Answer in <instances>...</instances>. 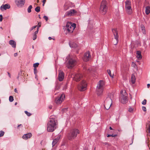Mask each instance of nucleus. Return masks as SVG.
Segmentation results:
<instances>
[{"label":"nucleus","mask_w":150,"mask_h":150,"mask_svg":"<svg viewBox=\"0 0 150 150\" xmlns=\"http://www.w3.org/2000/svg\"><path fill=\"white\" fill-rule=\"evenodd\" d=\"M15 3L18 7H21L24 5L25 0H15Z\"/></svg>","instance_id":"13"},{"label":"nucleus","mask_w":150,"mask_h":150,"mask_svg":"<svg viewBox=\"0 0 150 150\" xmlns=\"http://www.w3.org/2000/svg\"><path fill=\"white\" fill-rule=\"evenodd\" d=\"M142 109L144 111H146V108L144 106L142 107Z\"/></svg>","instance_id":"40"},{"label":"nucleus","mask_w":150,"mask_h":150,"mask_svg":"<svg viewBox=\"0 0 150 150\" xmlns=\"http://www.w3.org/2000/svg\"><path fill=\"white\" fill-rule=\"evenodd\" d=\"M109 129H110V130H112L113 129L111 127H109Z\"/></svg>","instance_id":"57"},{"label":"nucleus","mask_w":150,"mask_h":150,"mask_svg":"<svg viewBox=\"0 0 150 150\" xmlns=\"http://www.w3.org/2000/svg\"><path fill=\"white\" fill-rule=\"evenodd\" d=\"M128 94H121L120 96L119 100L123 104H126L128 101Z\"/></svg>","instance_id":"9"},{"label":"nucleus","mask_w":150,"mask_h":150,"mask_svg":"<svg viewBox=\"0 0 150 150\" xmlns=\"http://www.w3.org/2000/svg\"><path fill=\"white\" fill-rule=\"evenodd\" d=\"M125 3L126 12L128 14H131L132 13L131 1L130 0H126Z\"/></svg>","instance_id":"4"},{"label":"nucleus","mask_w":150,"mask_h":150,"mask_svg":"<svg viewBox=\"0 0 150 150\" xmlns=\"http://www.w3.org/2000/svg\"><path fill=\"white\" fill-rule=\"evenodd\" d=\"M104 144H105V145H107L108 144V143L107 142H105V143H103Z\"/></svg>","instance_id":"56"},{"label":"nucleus","mask_w":150,"mask_h":150,"mask_svg":"<svg viewBox=\"0 0 150 150\" xmlns=\"http://www.w3.org/2000/svg\"><path fill=\"white\" fill-rule=\"evenodd\" d=\"M32 8V5H30L29 6L27 9L28 12V13H30L31 12V9Z\"/></svg>","instance_id":"27"},{"label":"nucleus","mask_w":150,"mask_h":150,"mask_svg":"<svg viewBox=\"0 0 150 150\" xmlns=\"http://www.w3.org/2000/svg\"><path fill=\"white\" fill-rule=\"evenodd\" d=\"M126 93V91L125 90L123 91L122 90L120 91V94H123Z\"/></svg>","instance_id":"44"},{"label":"nucleus","mask_w":150,"mask_h":150,"mask_svg":"<svg viewBox=\"0 0 150 150\" xmlns=\"http://www.w3.org/2000/svg\"><path fill=\"white\" fill-rule=\"evenodd\" d=\"M10 6L8 4H6L5 5H2L0 7L1 10L3 11L4 10H6L7 9L10 8Z\"/></svg>","instance_id":"17"},{"label":"nucleus","mask_w":150,"mask_h":150,"mask_svg":"<svg viewBox=\"0 0 150 150\" xmlns=\"http://www.w3.org/2000/svg\"><path fill=\"white\" fill-rule=\"evenodd\" d=\"M145 1H146V0H145Z\"/></svg>","instance_id":"62"},{"label":"nucleus","mask_w":150,"mask_h":150,"mask_svg":"<svg viewBox=\"0 0 150 150\" xmlns=\"http://www.w3.org/2000/svg\"><path fill=\"white\" fill-rule=\"evenodd\" d=\"M49 108L50 109H51L52 108V105H50L49 106Z\"/></svg>","instance_id":"50"},{"label":"nucleus","mask_w":150,"mask_h":150,"mask_svg":"<svg viewBox=\"0 0 150 150\" xmlns=\"http://www.w3.org/2000/svg\"><path fill=\"white\" fill-rule=\"evenodd\" d=\"M131 81L132 84L134 83L135 82V77L134 75L132 74V75L131 78Z\"/></svg>","instance_id":"24"},{"label":"nucleus","mask_w":150,"mask_h":150,"mask_svg":"<svg viewBox=\"0 0 150 150\" xmlns=\"http://www.w3.org/2000/svg\"><path fill=\"white\" fill-rule=\"evenodd\" d=\"M136 54L137 55V57L138 59H140L142 58L141 52L139 51H137Z\"/></svg>","instance_id":"23"},{"label":"nucleus","mask_w":150,"mask_h":150,"mask_svg":"<svg viewBox=\"0 0 150 150\" xmlns=\"http://www.w3.org/2000/svg\"><path fill=\"white\" fill-rule=\"evenodd\" d=\"M132 66L134 68H135L137 66L136 64L134 62L132 63Z\"/></svg>","instance_id":"34"},{"label":"nucleus","mask_w":150,"mask_h":150,"mask_svg":"<svg viewBox=\"0 0 150 150\" xmlns=\"http://www.w3.org/2000/svg\"><path fill=\"white\" fill-rule=\"evenodd\" d=\"M35 11L37 12H39L40 11V6H37L35 8Z\"/></svg>","instance_id":"28"},{"label":"nucleus","mask_w":150,"mask_h":150,"mask_svg":"<svg viewBox=\"0 0 150 150\" xmlns=\"http://www.w3.org/2000/svg\"><path fill=\"white\" fill-rule=\"evenodd\" d=\"M17 102H16L15 103V105H17Z\"/></svg>","instance_id":"58"},{"label":"nucleus","mask_w":150,"mask_h":150,"mask_svg":"<svg viewBox=\"0 0 150 150\" xmlns=\"http://www.w3.org/2000/svg\"><path fill=\"white\" fill-rule=\"evenodd\" d=\"M91 56L89 52H86L84 54V57L83 58V60L85 62L88 61L91 58Z\"/></svg>","instance_id":"14"},{"label":"nucleus","mask_w":150,"mask_h":150,"mask_svg":"<svg viewBox=\"0 0 150 150\" xmlns=\"http://www.w3.org/2000/svg\"><path fill=\"white\" fill-rule=\"evenodd\" d=\"M18 55V54L17 53H14V55L15 57H16Z\"/></svg>","instance_id":"51"},{"label":"nucleus","mask_w":150,"mask_h":150,"mask_svg":"<svg viewBox=\"0 0 150 150\" xmlns=\"http://www.w3.org/2000/svg\"><path fill=\"white\" fill-rule=\"evenodd\" d=\"M1 28H2V27H1Z\"/></svg>","instance_id":"61"},{"label":"nucleus","mask_w":150,"mask_h":150,"mask_svg":"<svg viewBox=\"0 0 150 150\" xmlns=\"http://www.w3.org/2000/svg\"><path fill=\"white\" fill-rule=\"evenodd\" d=\"M8 76H9V77L10 78H11V74L8 72Z\"/></svg>","instance_id":"52"},{"label":"nucleus","mask_w":150,"mask_h":150,"mask_svg":"<svg viewBox=\"0 0 150 150\" xmlns=\"http://www.w3.org/2000/svg\"><path fill=\"white\" fill-rule=\"evenodd\" d=\"M39 64V63H36L33 64V67L34 68H36V67H38Z\"/></svg>","instance_id":"30"},{"label":"nucleus","mask_w":150,"mask_h":150,"mask_svg":"<svg viewBox=\"0 0 150 150\" xmlns=\"http://www.w3.org/2000/svg\"><path fill=\"white\" fill-rule=\"evenodd\" d=\"M37 27V25H35L33 26L31 28L30 30L31 31L32 30H33L34 29L36 28Z\"/></svg>","instance_id":"46"},{"label":"nucleus","mask_w":150,"mask_h":150,"mask_svg":"<svg viewBox=\"0 0 150 150\" xmlns=\"http://www.w3.org/2000/svg\"><path fill=\"white\" fill-rule=\"evenodd\" d=\"M82 77V75L80 74H77L75 75L73 79L76 81H80Z\"/></svg>","instance_id":"15"},{"label":"nucleus","mask_w":150,"mask_h":150,"mask_svg":"<svg viewBox=\"0 0 150 150\" xmlns=\"http://www.w3.org/2000/svg\"><path fill=\"white\" fill-rule=\"evenodd\" d=\"M76 24L74 23H68L66 25L67 30L69 32L72 33L76 27Z\"/></svg>","instance_id":"5"},{"label":"nucleus","mask_w":150,"mask_h":150,"mask_svg":"<svg viewBox=\"0 0 150 150\" xmlns=\"http://www.w3.org/2000/svg\"><path fill=\"white\" fill-rule=\"evenodd\" d=\"M133 110V109L131 107H130L128 109V111L130 112H132Z\"/></svg>","instance_id":"37"},{"label":"nucleus","mask_w":150,"mask_h":150,"mask_svg":"<svg viewBox=\"0 0 150 150\" xmlns=\"http://www.w3.org/2000/svg\"><path fill=\"white\" fill-rule=\"evenodd\" d=\"M117 136V135L116 134H115V135H113V134H108L107 135V137H116V136Z\"/></svg>","instance_id":"33"},{"label":"nucleus","mask_w":150,"mask_h":150,"mask_svg":"<svg viewBox=\"0 0 150 150\" xmlns=\"http://www.w3.org/2000/svg\"><path fill=\"white\" fill-rule=\"evenodd\" d=\"M65 98L64 94H61L60 96H58L55 100V102L57 104H61L64 100Z\"/></svg>","instance_id":"11"},{"label":"nucleus","mask_w":150,"mask_h":150,"mask_svg":"<svg viewBox=\"0 0 150 150\" xmlns=\"http://www.w3.org/2000/svg\"><path fill=\"white\" fill-rule=\"evenodd\" d=\"M76 64V61L73 59H71L69 60L67 63V66L68 68H71L74 66Z\"/></svg>","instance_id":"10"},{"label":"nucleus","mask_w":150,"mask_h":150,"mask_svg":"<svg viewBox=\"0 0 150 150\" xmlns=\"http://www.w3.org/2000/svg\"><path fill=\"white\" fill-rule=\"evenodd\" d=\"M77 11L74 9H71L66 12L64 16L65 17H69L73 16L76 14Z\"/></svg>","instance_id":"12"},{"label":"nucleus","mask_w":150,"mask_h":150,"mask_svg":"<svg viewBox=\"0 0 150 150\" xmlns=\"http://www.w3.org/2000/svg\"><path fill=\"white\" fill-rule=\"evenodd\" d=\"M48 39L50 40H52V38L51 37H49L48 38Z\"/></svg>","instance_id":"55"},{"label":"nucleus","mask_w":150,"mask_h":150,"mask_svg":"<svg viewBox=\"0 0 150 150\" xmlns=\"http://www.w3.org/2000/svg\"><path fill=\"white\" fill-rule=\"evenodd\" d=\"M69 45L70 47L75 48L77 47V44L74 42H70L69 43Z\"/></svg>","instance_id":"22"},{"label":"nucleus","mask_w":150,"mask_h":150,"mask_svg":"<svg viewBox=\"0 0 150 150\" xmlns=\"http://www.w3.org/2000/svg\"><path fill=\"white\" fill-rule=\"evenodd\" d=\"M22 126V125L21 124H20V125H18V127H17V128H19V127H20V126Z\"/></svg>","instance_id":"54"},{"label":"nucleus","mask_w":150,"mask_h":150,"mask_svg":"<svg viewBox=\"0 0 150 150\" xmlns=\"http://www.w3.org/2000/svg\"><path fill=\"white\" fill-rule=\"evenodd\" d=\"M107 2L106 0H103L100 4L99 11L100 13L103 15L105 14L108 10Z\"/></svg>","instance_id":"3"},{"label":"nucleus","mask_w":150,"mask_h":150,"mask_svg":"<svg viewBox=\"0 0 150 150\" xmlns=\"http://www.w3.org/2000/svg\"><path fill=\"white\" fill-rule=\"evenodd\" d=\"M14 91H15V92L16 93H18V91L17 90L16 88H15V89H14Z\"/></svg>","instance_id":"49"},{"label":"nucleus","mask_w":150,"mask_h":150,"mask_svg":"<svg viewBox=\"0 0 150 150\" xmlns=\"http://www.w3.org/2000/svg\"><path fill=\"white\" fill-rule=\"evenodd\" d=\"M41 22H38V25L37 26V28H39L41 26Z\"/></svg>","instance_id":"36"},{"label":"nucleus","mask_w":150,"mask_h":150,"mask_svg":"<svg viewBox=\"0 0 150 150\" xmlns=\"http://www.w3.org/2000/svg\"><path fill=\"white\" fill-rule=\"evenodd\" d=\"M50 120L47 123V130L49 132H52L56 128V125L57 122V118L54 116L50 117Z\"/></svg>","instance_id":"1"},{"label":"nucleus","mask_w":150,"mask_h":150,"mask_svg":"<svg viewBox=\"0 0 150 150\" xmlns=\"http://www.w3.org/2000/svg\"><path fill=\"white\" fill-rule=\"evenodd\" d=\"M104 85V81L102 80H100L98 83L96 89L97 91L99 93H102Z\"/></svg>","instance_id":"6"},{"label":"nucleus","mask_w":150,"mask_h":150,"mask_svg":"<svg viewBox=\"0 0 150 150\" xmlns=\"http://www.w3.org/2000/svg\"><path fill=\"white\" fill-rule=\"evenodd\" d=\"M64 78V74L63 71H60L58 75V79L60 81H63Z\"/></svg>","instance_id":"16"},{"label":"nucleus","mask_w":150,"mask_h":150,"mask_svg":"<svg viewBox=\"0 0 150 150\" xmlns=\"http://www.w3.org/2000/svg\"><path fill=\"white\" fill-rule=\"evenodd\" d=\"M146 99H144L142 102V104L143 105H145L146 104Z\"/></svg>","instance_id":"35"},{"label":"nucleus","mask_w":150,"mask_h":150,"mask_svg":"<svg viewBox=\"0 0 150 150\" xmlns=\"http://www.w3.org/2000/svg\"><path fill=\"white\" fill-rule=\"evenodd\" d=\"M39 1L38 0H37V3H38Z\"/></svg>","instance_id":"59"},{"label":"nucleus","mask_w":150,"mask_h":150,"mask_svg":"<svg viewBox=\"0 0 150 150\" xmlns=\"http://www.w3.org/2000/svg\"><path fill=\"white\" fill-rule=\"evenodd\" d=\"M13 100V97L12 96H10L9 97V101L12 102Z\"/></svg>","instance_id":"29"},{"label":"nucleus","mask_w":150,"mask_h":150,"mask_svg":"<svg viewBox=\"0 0 150 150\" xmlns=\"http://www.w3.org/2000/svg\"><path fill=\"white\" fill-rule=\"evenodd\" d=\"M4 134V132L2 131H0V137L3 136Z\"/></svg>","instance_id":"32"},{"label":"nucleus","mask_w":150,"mask_h":150,"mask_svg":"<svg viewBox=\"0 0 150 150\" xmlns=\"http://www.w3.org/2000/svg\"><path fill=\"white\" fill-rule=\"evenodd\" d=\"M20 76L21 77L22 76H21V75H20L19 74H18V76L17 77V79H18V80H20V79H19V77Z\"/></svg>","instance_id":"45"},{"label":"nucleus","mask_w":150,"mask_h":150,"mask_svg":"<svg viewBox=\"0 0 150 150\" xmlns=\"http://www.w3.org/2000/svg\"><path fill=\"white\" fill-rule=\"evenodd\" d=\"M112 32L113 34L114 38L116 40V41L113 42L114 45H116L118 43L119 35L118 34V32L116 28H114L112 29Z\"/></svg>","instance_id":"8"},{"label":"nucleus","mask_w":150,"mask_h":150,"mask_svg":"<svg viewBox=\"0 0 150 150\" xmlns=\"http://www.w3.org/2000/svg\"><path fill=\"white\" fill-rule=\"evenodd\" d=\"M25 112L28 116H30L31 115V114L30 113L28 112L27 111H25Z\"/></svg>","instance_id":"31"},{"label":"nucleus","mask_w":150,"mask_h":150,"mask_svg":"<svg viewBox=\"0 0 150 150\" xmlns=\"http://www.w3.org/2000/svg\"><path fill=\"white\" fill-rule=\"evenodd\" d=\"M39 18H40V15H39Z\"/></svg>","instance_id":"60"},{"label":"nucleus","mask_w":150,"mask_h":150,"mask_svg":"<svg viewBox=\"0 0 150 150\" xmlns=\"http://www.w3.org/2000/svg\"><path fill=\"white\" fill-rule=\"evenodd\" d=\"M37 38V35H35V34H34L33 36V40H35Z\"/></svg>","instance_id":"39"},{"label":"nucleus","mask_w":150,"mask_h":150,"mask_svg":"<svg viewBox=\"0 0 150 150\" xmlns=\"http://www.w3.org/2000/svg\"><path fill=\"white\" fill-rule=\"evenodd\" d=\"M60 137L59 136H58L56 138L54 139L52 142V147L54 146L57 143L59 140L60 139Z\"/></svg>","instance_id":"20"},{"label":"nucleus","mask_w":150,"mask_h":150,"mask_svg":"<svg viewBox=\"0 0 150 150\" xmlns=\"http://www.w3.org/2000/svg\"><path fill=\"white\" fill-rule=\"evenodd\" d=\"M87 83L85 80H83L78 86L79 90L81 91H83L87 88Z\"/></svg>","instance_id":"7"},{"label":"nucleus","mask_w":150,"mask_h":150,"mask_svg":"<svg viewBox=\"0 0 150 150\" xmlns=\"http://www.w3.org/2000/svg\"><path fill=\"white\" fill-rule=\"evenodd\" d=\"M9 43L13 47L15 48L16 47V42L13 40H10L9 42Z\"/></svg>","instance_id":"21"},{"label":"nucleus","mask_w":150,"mask_h":150,"mask_svg":"<svg viewBox=\"0 0 150 150\" xmlns=\"http://www.w3.org/2000/svg\"><path fill=\"white\" fill-rule=\"evenodd\" d=\"M150 12V7L147 6L146 8L145 13L146 14L148 15Z\"/></svg>","instance_id":"25"},{"label":"nucleus","mask_w":150,"mask_h":150,"mask_svg":"<svg viewBox=\"0 0 150 150\" xmlns=\"http://www.w3.org/2000/svg\"><path fill=\"white\" fill-rule=\"evenodd\" d=\"M46 1V0H43V1H42V3H43L42 6H44V5Z\"/></svg>","instance_id":"48"},{"label":"nucleus","mask_w":150,"mask_h":150,"mask_svg":"<svg viewBox=\"0 0 150 150\" xmlns=\"http://www.w3.org/2000/svg\"><path fill=\"white\" fill-rule=\"evenodd\" d=\"M34 72L35 74H36L37 73V71L36 68H34Z\"/></svg>","instance_id":"42"},{"label":"nucleus","mask_w":150,"mask_h":150,"mask_svg":"<svg viewBox=\"0 0 150 150\" xmlns=\"http://www.w3.org/2000/svg\"><path fill=\"white\" fill-rule=\"evenodd\" d=\"M107 72L110 77H111L112 78H113V77L114 75H113V74L112 75L111 72V71L110 70L108 69L107 70Z\"/></svg>","instance_id":"26"},{"label":"nucleus","mask_w":150,"mask_h":150,"mask_svg":"<svg viewBox=\"0 0 150 150\" xmlns=\"http://www.w3.org/2000/svg\"><path fill=\"white\" fill-rule=\"evenodd\" d=\"M38 31H39V29L37 28V30L36 31L34 32V34L36 35V34L38 33Z\"/></svg>","instance_id":"43"},{"label":"nucleus","mask_w":150,"mask_h":150,"mask_svg":"<svg viewBox=\"0 0 150 150\" xmlns=\"http://www.w3.org/2000/svg\"><path fill=\"white\" fill-rule=\"evenodd\" d=\"M111 103L110 102L108 104L107 100L105 101L104 103V106L105 108L107 110H108L110 108L111 105Z\"/></svg>","instance_id":"18"},{"label":"nucleus","mask_w":150,"mask_h":150,"mask_svg":"<svg viewBox=\"0 0 150 150\" xmlns=\"http://www.w3.org/2000/svg\"><path fill=\"white\" fill-rule=\"evenodd\" d=\"M32 134L30 133H29L24 134L22 137V138L24 139H27L31 137Z\"/></svg>","instance_id":"19"},{"label":"nucleus","mask_w":150,"mask_h":150,"mask_svg":"<svg viewBox=\"0 0 150 150\" xmlns=\"http://www.w3.org/2000/svg\"><path fill=\"white\" fill-rule=\"evenodd\" d=\"M140 26H141V28L142 30H144L145 27H144V25H141Z\"/></svg>","instance_id":"38"},{"label":"nucleus","mask_w":150,"mask_h":150,"mask_svg":"<svg viewBox=\"0 0 150 150\" xmlns=\"http://www.w3.org/2000/svg\"><path fill=\"white\" fill-rule=\"evenodd\" d=\"M43 18H44L45 20L47 21L48 20V18L46 16H43Z\"/></svg>","instance_id":"41"},{"label":"nucleus","mask_w":150,"mask_h":150,"mask_svg":"<svg viewBox=\"0 0 150 150\" xmlns=\"http://www.w3.org/2000/svg\"><path fill=\"white\" fill-rule=\"evenodd\" d=\"M79 130L77 129H72L68 135V139L69 140H72L77 136V134L80 133Z\"/></svg>","instance_id":"2"},{"label":"nucleus","mask_w":150,"mask_h":150,"mask_svg":"<svg viewBox=\"0 0 150 150\" xmlns=\"http://www.w3.org/2000/svg\"><path fill=\"white\" fill-rule=\"evenodd\" d=\"M147 87L148 88H149V87H150V84H147Z\"/></svg>","instance_id":"53"},{"label":"nucleus","mask_w":150,"mask_h":150,"mask_svg":"<svg viewBox=\"0 0 150 150\" xmlns=\"http://www.w3.org/2000/svg\"><path fill=\"white\" fill-rule=\"evenodd\" d=\"M3 19L2 16L1 15H0V21H2Z\"/></svg>","instance_id":"47"}]
</instances>
